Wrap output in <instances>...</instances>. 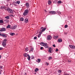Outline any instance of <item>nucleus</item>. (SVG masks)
I'll list each match as a JSON object with an SVG mask.
<instances>
[{
  "label": "nucleus",
  "instance_id": "obj_48",
  "mask_svg": "<svg viewBox=\"0 0 75 75\" xmlns=\"http://www.w3.org/2000/svg\"><path fill=\"white\" fill-rule=\"evenodd\" d=\"M0 68H1V69H2V68H3V66H0Z\"/></svg>",
  "mask_w": 75,
  "mask_h": 75
},
{
  "label": "nucleus",
  "instance_id": "obj_25",
  "mask_svg": "<svg viewBox=\"0 0 75 75\" xmlns=\"http://www.w3.org/2000/svg\"><path fill=\"white\" fill-rule=\"evenodd\" d=\"M5 18L6 20H8V19H9L10 18V17L9 16H7L6 17H5Z\"/></svg>",
  "mask_w": 75,
  "mask_h": 75
},
{
  "label": "nucleus",
  "instance_id": "obj_54",
  "mask_svg": "<svg viewBox=\"0 0 75 75\" xmlns=\"http://www.w3.org/2000/svg\"><path fill=\"white\" fill-rule=\"evenodd\" d=\"M25 75H27V73H25Z\"/></svg>",
  "mask_w": 75,
  "mask_h": 75
},
{
  "label": "nucleus",
  "instance_id": "obj_17",
  "mask_svg": "<svg viewBox=\"0 0 75 75\" xmlns=\"http://www.w3.org/2000/svg\"><path fill=\"white\" fill-rule=\"evenodd\" d=\"M26 5L27 8H28L29 7V4L28 3H26Z\"/></svg>",
  "mask_w": 75,
  "mask_h": 75
},
{
  "label": "nucleus",
  "instance_id": "obj_37",
  "mask_svg": "<svg viewBox=\"0 0 75 75\" xmlns=\"http://www.w3.org/2000/svg\"><path fill=\"white\" fill-rule=\"evenodd\" d=\"M53 3H57V1H53Z\"/></svg>",
  "mask_w": 75,
  "mask_h": 75
},
{
  "label": "nucleus",
  "instance_id": "obj_4",
  "mask_svg": "<svg viewBox=\"0 0 75 75\" xmlns=\"http://www.w3.org/2000/svg\"><path fill=\"white\" fill-rule=\"evenodd\" d=\"M48 52L50 54L52 53V47H49V49L48 50Z\"/></svg>",
  "mask_w": 75,
  "mask_h": 75
},
{
  "label": "nucleus",
  "instance_id": "obj_35",
  "mask_svg": "<svg viewBox=\"0 0 75 75\" xmlns=\"http://www.w3.org/2000/svg\"><path fill=\"white\" fill-rule=\"evenodd\" d=\"M31 58L32 59H34V56H31Z\"/></svg>",
  "mask_w": 75,
  "mask_h": 75
},
{
  "label": "nucleus",
  "instance_id": "obj_60",
  "mask_svg": "<svg viewBox=\"0 0 75 75\" xmlns=\"http://www.w3.org/2000/svg\"><path fill=\"white\" fill-rule=\"evenodd\" d=\"M35 74H36V73H35Z\"/></svg>",
  "mask_w": 75,
  "mask_h": 75
},
{
  "label": "nucleus",
  "instance_id": "obj_22",
  "mask_svg": "<svg viewBox=\"0 0 75 75\" xmlns=\"http://www.w3.org/2000/svg\"><path fill=\"white\" fill-rule=\"evenodd\" d=\"M46 28H43V29H42V32H44V31H45V30H46Z\"/></svg>",
  "mask_w": 75,
  "mask_h": 75
},
{
  "label": "nucleus",
  "instance_id": "obj_2",
  "mask_svg": "<svg viewBox=\"0 0 75 75\" xmlns=\"http://www.w3.org/2000/svg\"><path fill=\"white\" fill-rule=\"evenodd\" d=\"M7 39H5L2 42V45L4 46V47H5L6 45V42H7Z\"/></svg>",
  "mask_w": 75,
  "mask_h": 75
},
{
  "label": "nucleus",
  "instance_id": "obj_44",
  "mask_svg": "<svg viewBox=\"0 0 75 75\" xmlns=\"http://www.w3.org/2000/svg\"><path fill=\"white\" fill-rule=\"evenodd\" d=\"M59 50L58 49H56V52H57V51H58Z\"/></svg>",
  "mask_w": 75,
  "mask_h": 75
},
{
  "label": "nucleus",
  "instance_id": "obj_42",
  "mask_svg": "<svg viewBox=\"0 0 75 75\" xmlns=\"http://www.w3.org/2000/svg\"><path fill=\"white\" fill-rule=\"evenodd\" d=\"M37 37H34V40H36V39H37Z\"/></svg>",
  "mask_w": 75,
  "mask_h": 75
},
{
  "label": "nucleus",
  "instance_id": "obj_1",
  "mask_svg": "<svg viewBox=\"0 0 75 75\" xmlns=\"http://www.w3.org/2000/svg\"><path fill=\"white\" fill-rule=\"evenodd\" d=\"M28 10L26 9L24 11V12L23 13V15L24 16H27V15L28 14Z\"/></svg>",
  "mask_w": 75,
  "mask_h": 75
},
{
  "label": "nucleus",
  "instance_id": "obj_30",
  "mask_svg": "<svg viewBox=\"0 0 75 75\" xmlns=\"http://www.w3.org/2000/svg\"><path fill=\"white\" fill-rule=\"evenodd\" d=\"M20 3V1H18L16 2V4H19Z\"/></svg>",
  "mask_w": 75,
  "mask_h": 75
},
{
  "label": "nucleus",
  "instance_id": "obj_12",
  "mask_svg": "<svg viewBox=\"0 0 75 75\" xmlns=\"http://www.w3.org/2000/svg\"><path fill=\"white\" fill-rule=\"evenodd\" d=\"M33 50H34V48H30V50L29 51V52H33Z\"/></svg>",
  "mask_w": 75,
  "mask_h": 75
},
{
  "label": "nucleus",
  "instance_id": "obj_43",
  "mask_svg": "<svg viewBox=\"0 0 75 75\" xmlns=\"http://www.w3.org/2000/svg\"><path fill=\"white\" fill-rule=\"evenodd\" d=\"M68 61L69 62H71V60H68Z\"/></svg>",
  "mask_w": 75,
  "mask_h": 75
},
{
  "label": "nucleus",
  "instance_id": "obj_59",
  "mask_svg": "<svg viewBox=\"0 0 75 75\" xmlns=\"http://www.w3.org/2000/svg\"><path fill=\"white\" fill-rule=\"evenodd\" d=\"M9 0H7L8 1H9Z\"/></svg>",
  "mask_w": 75,
  "mask_h": 75
},
{
  "label": "nucleus",
  "instance_id": "obj_32",
  "mask_svg": "<svg viewBox=\"0 0 75 75\" xmlns=\"http://www.w3.org/2000/svg\"><path fill=\"white\" fill-rule=\"evenodd\" d=\"M28 59L29 61H30V56L29 55L28 56Z\"/></svg>",
  "mask_w": 75,
  "mask_h": 75
},
{
  "label": "nucleus",
  "instance_id": "obj_5",
  "mask_svg": "<svg viewBox=\"0 0 75 75\" xmlns=\"http://www.w3.org/2000/svg\"><path fill=\"white\" fill-rule=\"evenodd\" d=\"M17 27V25H15L12 26V28H11V29L12 30H16Z\"/></svg>",
  "mask_w": 75,
  "mask_h": 75
},
{
  "label": "nucleus",
  "instance_id": "obj_15",
  "mask_svg": "<svg viewBox=\"0 0 75 75\" xmlns=\"http://www.w3.org/2000/svg\"><path fill=\"white\" fill-rule=\"evenodd\" d=\"M44 46L45 48H48V46L47 45V44L46 43H45V45Z\"/></svg>",
  "mask_w": 75,
  "mask_h": 75
},
{
  "label": "nucleus",
  "instance_id": "obj_33",
  "mask_svg": "<svg viewBox=\"0 0 75 75\" xmlns=\"http://www.w3.org/2000/svg\"><path fill=\"white\" fill-rule=\"evenodd\" d=\"M58 73H59V74H60V73H61V70H59L58 71Z\"/></svg>",
  "mask_w": 75,
  "mask_h": 75
},
{
  "label": "nucleus",
  "instance_id": "obj_56",
  "mask_svg": "<svg viewBox=\"0 0 75 75\" xmlns=\"http://www.w3.org/2000/svg\"><path fill=\"white\" fill-rule=\"evenodd\" d=\"M1 55H0V59L1 58Z\"/></svg>",
  "mask_w": 75,
  "mask_h": 75
},
{
  "label": "nucleus",
  "instance_id": "obj_58",
  "mask_svg": "<svg viewBox=\"0 0 75 75\" xmlns=\"http://www.w3.org/2000/svg\"><path fill=\"white\" fill-rule=\"evenodd\" d=\"M1 34H1V33H0V35H1Z\"/></svg>",
  "mask_w": 75,
  "mask_h": 75
},
{
  "label": "nucleus",
  "instance_id": "obj_20",
  "mask_svg": "<svg viewBox=\"0 0 75 75\" xmlns=\"http://www.w3.org/2000/svg\"><path fill=\"white\" fill-rule=\"evenodd\" d=\"M28 51V48L27 47H26L25 48V52H27V51Z\"/></svg>",
  "mask_w": 75,
  "mask_h": 75
},
{
  "label": "nucleus",
  "instance_id": "obj_38",
  "mask_svg": "<svg viewBox=\"0 0 75 75\" xmlns=\"http://www.w3.org/2000/svg\"><path fill=\"white\" fill-rule=\"evenodd\" d=\"M45 10V14H47V10Z\"/></svg>",
  "mask_w": 75,
  "mask_h": 75
},
{
  "label": "nucleus",
  "instance_id": "obj_14",
  "mask_svg": "<svg viewBox=\"0 0 75 75\" xmlns=\"http://www.w3.org/2000/svg\"><path fill=\"white\" fill-rule=\"evenodd\" d=\"M23 55L25 57H27V56H28L29 55L27 53H24V54H23Z\"/></svg>",
  "mask_w": 75,
  "mask_h": 75
},
{
  "label": "nucleus",
  "instance_id": "obj_49",
  "mask_svg": "<svg viewBox=\"0 0 75 75\" xmlns=\"http://www.w3.org/2000/svg\"><path fill=\"white\" fill-rule=\"evenodd\" d=\"M46 64H47V65H49V64L47 62L46 63Z\"/></svg>",
  "mask_w": 75,
  "mask_h": 75
},
{
  "label": "nucleus",
  "instance_id": "obj_45",
  "mask_svg": "<svg viewBox=\"0 0 75 75\" xmlns=\"http://www.w3.org/2000/svg\"><path fill=\"white\" fill-rule=\"evenodd\" d=\"M42 32H40V34H40L41 35V34H42Z\"/></svg>",
  "mask_w": 75,
  "mask_h": 75
},
{
  "label": "nucleus",
  "instance_id": "obj_8",
  "mask_svg": "<svg viewBox=\"0 0 75 75\" xmlns=\"http://www.w3.org/2000/svg\"><path fill=\"white\" fill-rule=\"evenodd\" d=\"M47 40H51L52 38V37L50 35L48 36L47 37Z\"/></svg>",
  "mask_w": 75,
  "mask_h": 75
},
{
  "label": "nucleus",
  "instance_id": "obj_16",
  "mask_svg": "<svg viewBox=\"0 0 75 75\" xmlns=\"http://www.w3.org/2000/svg\"><path fill=\"white\" fill-rule=\"evenodd\" d=\"M25 22L26 23H28V18H27L25 20Z\"/></svg>",
  "mask_w": 75,
  "mask_h": 75
},
{
  "label": "nucleus",
  "instance_id": "obj_57",
  "mask_svg": "<svg viewBox=\"0 0 75 75\" xmlns=\"http://www.w3.org/2000/svg\"><path fill=\"white\" fill-rule=\"evenodd\" d=\"M45 70H48V69H45Z\"/></svg>",
  "mask_w": 75,
  "mask_h": 75
},
{
  "label": "nucleus",
  "instance_id": "obj_21",
  "mask_svg": "<svg viewBox=\"0 0 75 75\" xmlns=\"http://www.w3.org/2000/svg\"><path fill=\"white\" fill-rule=\"evenodd\" d=\"M6 28H11V25H8L6 27Z\"/></svg>",
  "mask_w": 75,
  "mask_h": 75
},
{
  "label": "nucleus",
  "instance_id": "obj_18",
  "mask_svg": "<svg viewBox=\"0 0 75 75\" xmlns=\"http://www.w3.org/2000/svg\"><path fill=\"white\" fill-rule=\"evenodd\" d=\"M40 45H42V46H44L45 45V43H44L42 42L40 43Z\"/></svg>",
  "mask_w": 75,
  "mask_h": 75
},
{
  "label": "nucleus",
  "instance_id": "obj_7",
  "mask_svg": "<svg viewBox=\"0 0 75 75\" xmlns=\"http://www.w3.org/2000/svg\"><path fill=\"white\" fill-rule=\"evenodd\" d=\"M6 30V28H1L0 29V31H1V32H2L3 31H5Z\"/></svg>",
  "mask_w": 75,
  "mask_h": 75
},
{
  "label": "nucleus",
  "instance_id": "obj_29",
  "mask_svg": "<svg viewBox=\"0 0 75 75\" xmlns=\"http://www.w3.org/2000/svg\"><path fill=\"white\" fill-rule=\"evenodd\" d=\"M58 3L59 4H61V3H62V2L61 1H58Z\"/></svg>",
  "mask_w": 75,
  "mask_h": 75
},
{
  "label": "nucleus",
  "instance_id": "obj_19",
  "mask_svg": "<svg viewBox=\"0 0 75 75\" xmlns=\"http://www.w3.org/2000/svg\"><path fill=\"white\" fill-rule=\"evenodd\" d=\"M10 35L11 36H13V35H15V33H10Z\"/></svg>",
  "mask_w": 75,
  "mask_h": 75
},
{
  "label": "nucleus",
  "instance_id": "obj_11",
  "mask_svg": "<svg viewBox=\"0 0 75 75\" xmlns=\"http://www.w3.org/2000/svg\"><path fill=\"white\" fill-rule=\"evenodd\" d=\"M1 36H2V37L5 38H6V37H7V35H6L3 34H1Z\"/></svg>",
  "mask_w": 75,
  "mask_h": 75
},
{
  "label": "nucleus",
  "instance_id": "obj_28",
  "mask_svg": "<svg viewBox=\"0 0 75 75\" xmlns=\"http://www.w3.org/2000/svg\"><path fill=\"white\" fill-rule=\"evenodd\" d=\"M4 23V21H3L2 20H0V23H1L2 24H3Z\"/></svg>",
  "mask_w": 75,
  "mask_h": 75
},
{
  "label": "nucleus",
  "instance_id": "obj_46",
  "mask_svg": "<svg viewBox=\"0 0 75 75\" xmlns=\"http://www.w3.org/2000/svg\"><path fill=\"white\" fill-rule=\"evenodd\" d=\"M43 49V47H40V50H42Z\"/></svg>",
  "mask_w": 75,
  "mask_h": 75
},
{
  "label": "nucleus",
  "instance_id": "obj_10",
  "mask_svg": "<svg viewBox=\"0 0 75 75\" xmlns=\"http://www.w3.org/2000/svg\"><path fill=\"white\" fill-rule=\"evenodd\" d=\"M4 22L6 24H7L9 22V21H8V19H5L4 20Z\"/></svg>",
  "mask_w": 75,
  "mask_h": 75
},
{
  "label": "nucleus",
  "instance_id": "obj_52",
  "mask_svg": "<svg viewBox=\"0 0 75 75\" xmlns=\"http://www.w3.org/2000/svg\"><path fill=\"white\" fill-rule=\"evenodd\" d=\"M10 16L11 17H13V15H11Z\"/></svg>",
  "mask_w": 75,
  "mask_h": 75
},
{
  "label": "nucleus",
  "instance_id": "obj_51",
  "mask_svg": "<svg viewBox=\"0 0 75 75\" xmlns=\"http://www.w3.org/2000/svg\"><path fill=\"white\" fill-rule=\"evenodd\" d=\"M44 28V27H41V28H40V29L41 30V29H42V28Z\"/></svg>",
  "mask_w": 75,
  "mask_h": 75
},
{
  "label": "nucleus",
  "instance_id": "obj_36",
  "mask_svg": "<svg viewBox=\"0 0 75 75\" xmlns=\"http://www.w3.org/2000/svg\"><path fill=\"white\" fill-rule=\"evenodd\" d=\"M38 62H40L41 61V59H38Z\"/></svg>",
  "mask_w": 75,
  "mask_h": 75
},
{
  "label": "nucleus",
  "instance_id": "obj_50",
  "mask_svg": "<svg viewBox=\"0 0 75 75\" xmlns=\"http://www.w3.org/2000/svg\"><path fill=\"white\" fill-rule=\"evenodd\" d=\"M53 46L54 47H55V45H53Z\"/></svg>",
  "mask_w": 75,
  "mask_h": 75
},
{
  "label": "nucleus",
  "instance_id": "obj_23",
  "mask_svg": "<svg viewBox=\"0 0 75 75\" xmlns=\"http://www.w3.org/2000/svg\"><path fill=\"white\" fill-rule=\"evenodd\" d=\"M58 38V36H54V39H57Z\"/></svg>",
  "mask_w": 75,
  "mask_h": 75
},
{
  "label": "nucleus",
  "instance_id": "obj_13",
  "mask_svg": "<svg viewBox=\"0 0 75 75\" xmlns=\"http://www.w3.org/2000/svg\"><path fill=\"white\" fill-rule=\"evenodd\" d=\"M51 3H52V2L50 0H49L48 1V4L49 5H50V4H51Z\"/></svg>",
  "mask_w": 75,
  "mask_h": 75
},
{
  "label": "nucleus",
  "instance_id": "obj_55",
  "mask_svg": "<svg viewBox=\"0 0 75 75\" xmlns=\"http://www.w3.org/2000/svg\"><path fill=\"white\" fill-rule=\"evenodd\" d=\"M64 75H67V74H64Z\"/></svg>",
  "mask_w": 75,
  "mask_h": 75
},
{
  "label": "nucleus",
  "instance_id": "obj_26",
  "mask_svg": "<svg viewBox=\"0 0 75 75\" xmlns=\"http://www.w3.org/2000/svg\"><path fill=\"white\" fill-rule=\"evenodd\" d=\"M58 41L60 42H62V40H61V39H59L58 40Z\"/></svg>",
  "mask_w": 75,
  "mask_h": 75
},
{
  "label": "nucleus",
  "instance_id": "obj_53",
  "mask_svg": "<svg viewBox=\"0 0 75 75\" xmlns=\"http://www.w3.org/2000/svg\"><path fill=\"white\" fill-rule=\"evenodd\" d=\"M1 71H0V75H1Z\"/></svg>",
  "mask_w": 75,
  "mask_h": 75
},
{
  "label": "nucleus",
  "instance_id": "obj_40",
  "mask_svg": "<svg viewBox=\"0 0 75 75\" xmlns=\"http://www.w3.org/2000/svg\"><path fill=\"white\" fill-rule=\"evenodd\" d=\"M40 37H41V35L39 34L38 36V38H40Z\"/></svg>",
  "mask_w": 75,
  "mask_h": 75
},
{
  "label": "nucleus",
  "instance_id": "obj_39",
  "mask_svg": "<svg viewBox=\"0 0 75 75\" xmlns=\"http://www.w3.org/2000/svg\"><path fill=\"white\" fill-rule=\"evenodd\" d=\"M64 27H65V28H67V27H68V25H65Z\"/></svg>",
  "mask_w": 75,
  "mask_h": 75
},
{
  "label": "nucleus",
  "instance_id": "obj_34",
  "mask_svg": "<svg viewBox=\"0 0 75 75\" xmlns=\"http://www.w3.org/2000/svg\"><path fill=\"white\" fill-rule=\"evenodd\" d=\"M52 59V57H50L48 59L49 60H50V59Z\"/></svg>",
  "mask_w": 75,
  "mask_h": 75
},
{
  "label": "nucleus",
  "instance_id": "obj_41",
  "mask_svg": "<svg viewBox=\"0 0 75 75\" xmlns=\"http://www.w3.org/2000/svg\"><path fill=\"white\" fill-rule=\"evenodd\" d=\"M57 13L58 14H61V12H57Z\"/></svg>",
  "mask_w": 75,
  "mask_h": 75
},
{
  "label": "nucleus",
  "instance_id": "obj_27",
  "mask_svg": "<svg viewBox=\"0 0 75 75\" xmlns=\"http://www.w3.org/2000/svg\"><path fill=\"white\" fill-rule=\"evenodd\" d=\"M20 20L22 21H24V18L23 17L21 18H20Z\"/></svg>",
  "mask_w": 75,
  "mask_h": 75
},
{
  "label": "nucleus",
  "instance_id": "obj_3",
  "mask_svg": "<svg viewBox=\"0 0 75 75\" xmlns=\"http://www.w3.org/2000/svg\"><path fill=\"white\" fill-rule=\"evenodd\" d=\"M7 11L9 13H10L11 14H13V11L11 9L8 8L7 9Z\"/></svg>",
  "mask_w": 75,
  "mask_h": 75
},
{
  "label": "nucleus",
  "instance_id": "obj_47",
  "mask_svg": "<svg viewBox=\"0 0 75 75\" xmlns=\"http://www.w3.org/2000/svg\"><path fill=\"white\" fill-rule=\"evenodd\" d=\"M3 50V48L0 47V50Z\"/></svg>",
  "mask_w": 75,
  "mask_h": 75
},
{
  "label": "nucleus",
  "instance_id": "obj_31",
  "mask_svg": "<svg viewBox=\"0 0 75 75\" xmlns=\"http://www.w3.org/2000/svg\"><path fill=\"white\" fill-rule=\"evenodd\" d=\"M5 8V7L3 6H1L0 8L1 9H4V8Z\"/></svg>",
  "mask_w": 75,
  "mask_h": 75
},
{
  "label": "nucleus",
  "instance_id": "obj_6",
  "mask_svg": "<svg viewBox=\"0 0 75 75\" xmlns=\"http://www.w3.org/2000/svg\"><path fill=\"white\" fill-rule=\"evenodd\" d=\"M49 13L52 14H56V12L55 11H50Z\"/></svg>",
  "mask_w": 75,
  "mask_h": 75
},
{
  "label": "nucleus",
  "instance_id": "obj_9",
  "mask_svg": "<svg viewBox=\"0 0 75 75\" xmlns=\"http://www.w3.org/2000/svg\"><path fill=\"white\" fill-rule=\"evenodd\" d=\"M69 47L71 48H73V49H75V46L74 45L72 46V45H69Z\"/></svg>",
  "mask_w": 75,
  "mask_h": 75
},
{
  "label": "nucleus",
  "instance_id": "obj_24",
  "mask_svg": "<svg viewBox=\"0 0 75 75\" xmlns=\"http://www.w3.org/2000/svg\"><path fill=\"white\" fill-rule=\"evenodd\" d=\"M39 69L38 68H36L35 69V71L36 72H37V71H39Z\"/></svg>",
  "mask_w": 75,
  "mask_h": 75
}]
</instances>
